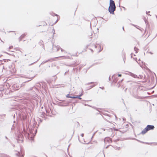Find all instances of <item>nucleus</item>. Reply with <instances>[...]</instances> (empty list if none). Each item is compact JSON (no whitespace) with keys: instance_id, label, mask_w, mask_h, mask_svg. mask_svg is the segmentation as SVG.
<instances>
[{"instance_id":"11","label":"nucleus","mask_w":157,"mask_h":157,"mask_svg":"<svg viewBox=\"0 0 157 157\" xmlns=\"http://www.w3.org/2000/svg\"><path fill=\"white\" fill-rule=\"evenodd\" d=\"M33 77H32V78H29L31 79H30V80H29V81H28L27 82H29V81L31 80L32 79H33Z\"/></svg>"},{"instance_id":"1","label":"nucleus","mask_w":157,"mask_h":157,"mask_svg":"<svg viewBox=\"0 0 157 157\" xmlns=\"http://www.w3.org/2000/svg\"><path fill=\"white\" fill-rule=\"evenodd\" d=\"M116 6L114 2L112 0H110L109 6V11L111 14H114V12L115 10Z\"/></svg>"},{"instance_id":"6","label":"nucleus","mask_w":157,"mask_h":157,"mask_svg":"<svg viewBox=\"0 0 157 157\" xmlns=\"http://www.w3.org/2000/svg\"><path fill=\"white\" fill-rule=\"evenodd\" d=\"M26 135L27 136L29 139L30 138L32 139V136H33V134L32 135L31 133L30 134L29 133H27Z\"/></svg>"},{"instance_id":"4","label":"nucleus","mask_w":157,"mask_h":157,"mask_svg":"<svg viewBox=\"0 0 157 157\" xmlns=\"http://www.w3.org/2000/svg\"><path fill=\"white\" fill-rule=\"evenodd\" d=\"M66 97L67 98H78V96H77L76 97L73 96H70L69 94H68L66 96Z\"/></svg>"},{"instance_id":"22","label":"nucleus","mask_w":157,"mask_h":157,"mask_svg":"<svg viewBox=\"0 0 157 157\" xmlns=\"http://www.w3.org/2000/svg\"><path fill=\"white\" fill-rule=\"evenodd\" d=\"M2 90H0L1 91H2Z\"/></svg>"},{"instance_id":"12","label":"nucleus","mask_w":157,"mask_h":157,"mask_svg":"<svg viewBox=\"0 0 157 157\" xmlns=\"http://www.w3.org/2000/svg\"><path fill=\"white\" fill-rule=\"evenodd\" d=\"M90 84H93V86H94V83L93 82H91V83H90Z\"/></svg>"},{"instance_id":"16","label":"nucleus","mask_w":157,"mask_h":157,"mask_svg":"<svg viewBox=\"0 0 157 157\" xmlns=\"http://www.w3.org/2000/svg\"><path fill=\"white\" fill-rule=\"evenodd\" d=\"M53 30L54 31L53 34H54L55 33V30H54V29H53Z\"/></svg>"},{"instance_id":"19","label":"nucleus","mask_w":157,"mask_h":157,"mask_svg":"<svg viewBox=\"0 0 157 157\" xmlns=\"http://www.w3.org/2000/svg\"><path fill=\"white\" fill-rule=\"evenodd\" d=\"M21 136H22V135H20V136L21 137Z\"/></svg>"},{"instance_id":"21","label":"nucleus","mask_w":157,"mask_h":157,"mask_svg":"<svg viewBox=\"0 0 157 157\" xmlns=\"http://www.w3.org/2000/svg\"><path fill=\"white\" fill-rule=\"evenodd\" d=\"M65 57H66V58H67V56H65Z\"/></svg>"},{"instance_id":"14","label":"nucleus","mask_w":157,"mask_h":157,"mask_svg":"<svg viewBox=\"0 0 157 157\" xmlns=\"http://www.w3.org/2000/svg\"><path fill=\"white\" fill-rule=\"evenodd\" d=\"M81 136H82V137H83V136H84V134H81Z\"/></svg>"},{"instance_id":"18","label":"nucleus","mask_w":157,"mask_h":157,"mask_svg":"<svg viewBox=\"0 0 157 157\" xmlns=\"http://www.w3.org/2000/svg\"><path fill=\"white\" fill-rule=\"evenodd\" d=\"M24 156V155H22V156L23 157Z\"/></svg>"},{"instance_id":"3","label":"nucleus","mask_w":157,"mask_h":157,"mask_svg":"<svg viewBox=\"0 0 157 157\" xmlns=\"http://www.w3.org/2000/svg\"><path fill=\"white\" fill-rule=\"evenodd\" d=\"M24 85H23V84H21V86H19L17 85V84H14L12 86V87L13 89L14 90L16 91L17 90H19L21 87L23 86Z\"/></svg>"},{"instance_id":"2","label":"nucleus","mask_w":157,"mask_h":157,"mask_svg":"<svg viewBox=\"0 0 157 157\" xmlns=\"http://www.w3.org/2000/svg\"><path fill=\"white\" fill-rule=\"evenodd\" d=\"M155 128L153 125H148L147 127L142 131L141 134H144L146 133L148 131L153 130Z\"/></svg>"},{"instance_id":"8","label":"nucleus","mask_w":157,"mask_h":157,"mask_svg":"<svg viewBox=\"0 0 157 157\" xmlns=\"http://www.w3.org/2000/svg\"><path fill=\"white\" fill-rule=\"evenodd\" d=\"M71 101H66V105H62V106H67V105H68V104L69 103H71Z\"/></svg>"},{"instance_id":"13","label":"nucleus","mask_w":157,"mask_h":157,"mask_svg":"<svg viewBox=\"0 0 157 157\" xmlns=\"http://www.w3.org/2000/svg\"><path fill=\"white\" fill-rule=\"evenodd\" d=\"M61 51L62 52H63L64 51V50L63 49L61 48Z\"/></svg>"},{"instance_id":"15","label":"nucleus","mask_w":157,"mask_h":157,"mask_svg":"<svg viewBox=\"0 0 157 157\" xmlns=\"http://www.w3.org/2000/svg\"><path fill=\"white\" fill-rule=\"evenodd\" d=\"M12 48V46H10V47H9V49H11Z\"/></svg>"},{"instance_id":"17","label":"nucleus","mask_w":157,"mask_h":157,"mask_svg":"<svg viewBox=\"0 0 157 157\" xmlns=\"http://www.w3.org/2000/svg\"><path fill=\"white\" fill-rule=\"evenodd\" d=\"M81 95H79V97H80L81 96Z\"/></svg>"},{"instance_id":"7","label":"nucleus","mask_w":157,"mask_h":157,"mask_svg":"<svg viewBox=\"0 0 157 157\" xmlns=\"http://www.w3.org/2000/svg\"><path fill=\"white\" fill-rule=\"evenodd\" d=\"M55 48H56V51H57L60 48V47L59 46H55L54 47L53 46V48L54 49H55Z\"/></svg>"},{"instance_id":"5","label":"nucleus","mask_w":157,"mask_h":157,"mask_svg":"<svg viewBox=\"0 0 157 157\" xmlns=\"http://www.w3.org/2000/svg\"><path fill=\"white\" fill-rule=\"evenodd\" d=\"M26 35V34L25 33L23 34H22L20 37L19 38V41H21L22 40V39L24 38L25 36Z\"/></svg>"},{"instance_id":"10","label":"nucleus","mask_w":157,"mask_h":157,"mask_svg":"<svg viewBox=\"0 0 157 157\" xmlns=\"http://www.w3.org/2000/svg\"><path fill=\"white\" fill-rule=\"evenodd\" d=\"M118 76H119V77H121V76H122V75L121 74H118Z\"/></svg>"},{"instance_id":"9","label":"nucleus","mask_w":157,"mask_h":157,"mask_svg":"<svg viewBox=\"0 0 157 157\" xmlns=\"http://www.w3.org/2000/svg\"><path fill=\"white\" fill-rule=\"evenodd\" d=\"M98 48H100V50H99V52H100L102 50L103 48H101L100 45H98Z\"/></svg>"},{"instance_id":"20","label":"nucleus","mask_w":157,"mask_h":157,"mask_svg":"<svg viewBox=\"0 0 157 157\" xmlns=\"http://www.w3.org/2000/svg\"><path fill=\"white\" fill-rule=\"evenodd\" d=\"M79 99H80L81 98H80V97H79Z\"/></svg>"}]
</instances>
